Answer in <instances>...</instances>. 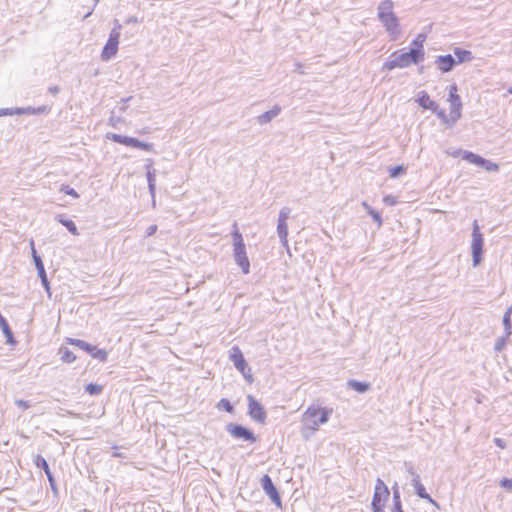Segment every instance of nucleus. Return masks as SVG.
Here are the masks:
<instances>
[{
    "mask_svg": "<svg viewBox=\"0 0 512 512\" xmlns=\"http://www.w3.org/2000/svg\"><path fill=\"white\" fill-rule=\"evenodd\" d=\"M378 19L384 26L391 40H397L401 34L399 20L393 12V2L383 0L378 6Z\"/></svg>",
    "mask_w": 512,
    "mask_h": 512,
    "instance_id": "nucleus-1",
    "label": "nucleus"
},
{
    "mask_svg": "<svg viewBox=\"0 0 512 512\" xmlns=\"http://www.w3.org/2000/svg\"><path fill=\"white\" fill-rule=\"evenodd\" d=\"M333 410L329 408H322L319 406H309L302 416V422L305 428L315 432L319 426L325 424Z\"/></svg>",
    "mask_w": 512,
    "mask_h": 512,
    "instance_id": "nucleus-2",
    "label": "nucleus"
},
{
    "mask_svg": "<svg viewBox=\"0 0 512 512\" xmlns=\"http://www.w3.org/2000/svg\"><path fill=\"white\" fill-rule=\"evenodd\" d=\"M234 231L232 232L233 239V256L235 262L240 266L244 274L249 273L250 262L247 257L245 243L242 234L239 232L237 225L234 224Z\"/></svg>",
    "mask_w": 512,
    "mask_h": 512,
    "instance_id": "nucleus-3",
    "label": "nucleus"
},
{
    "mask_svg": "<svg viewBox=\"0 0 512 512\" xmlns=\"http://www.w3.org/2000/svg\"><path fill=\"white\" fill-rule=\"evenodd\" d=\"M457 91L458 89L455 84L450 86L448 98V101L450 102V114L449 117L446 115V120H441L448 127H452L461 117L462 102Z\"/></svg>",
    "mask_w": 512,
    "mask_h": 512,
    "instance_id": "nucleus-4",
    "label": "nucleus"
},
{
    "mask_svg": "<svg viewBox=\"0 0 512 512\" xmlns=\"http://www.w3.org/2000/svg\"><path fill=\"white\" fill-rule=\"evenodd\" d=\"M416 63V48H411L409 52H395L384 64V68L392 70L394 68H405Z\"/></svg>",
    "mask_w": 512,
    "mask_h": 512,
    "instance_id": "nucleus-5",
    "label": "nucleus"
},
{
    "mask_svg": "<svg viewBox=\"0 0 512 512\" xmlns=\"http://www.w3.org/2000/svg\"><path fill=\"white\" fill-rule=\"evenodd\" d=\"M459 155L462 156L463 160H465L471 164H474L476 166L482 167L486 171H490V172L499 171L498 164H496L490 160H487V159L481 157L480 155H477L471 151L458 150L453 154L454 157H457Z\"/></svg>",
    "mask_w": 512,
    "mask_h": 512,
    "instance_id": "nucleus-6",
    "label": "nucleus"
},
{
    "mask_svg": "<svg viewBox=\"0 0 512 512\" xmlns=\"http://www.w3.org/2000/svg\"><path fill=\"white\" fill-rule=\"evenodd\" d=\"M483 245V235L480 232V228L479 225L477 224V221H474L471 244L472 261L474 267L478 266L482 261Z\"/></svg>",
    "mask_w": 512,
    "mask_h": 512,
    "instance_id": "nucleus-7",
    "label": "nucleus"
},
{
    "mask_svg": "<svg viewBox=\"0 0 512 512\" xmlns=\"http://www.w3.org/2000/svg\"><path fill=\"white\" fill-rule=\"evenodd\" d=\"M389 497V490L381 479H377L375 492L372 500V509L374 512H384V504Z\"/></svg>",
    "mask_w": 512,
    "mask_h": 512,
    "instance_id": "nucleus-8",
    "label": "nucleus"
},
{
    "mask_svg": "<svg viewBox=\"0 0 512 512\" xmlns=\"http://www.w3.org/2000/svg\"><path fill=\"white\" fill-rule=\"evenodd\" d=\"M110 140L125 146L139 148L145 151H153V144L138 140L137 138L111 133L107 136Z\"/></svg>",
    "mask_w": 512,
    "mask_h": 512,
    "instance_id": "nucleus-9",
    "label": "nucleus"
},
{
    "mask_svg": "<svg viewBox=\"0 0 512 512\" xmlns=\"http://www.w3.org/2000/svg\"><path fill=\"white\" fill-rule=\"evenodd\" d=\"M230 360L233 362L235 368L250 382L252 381L251 369L248 367L244 356L239 347L234 346L230 351Z\"/></svg>",
    "mask_w": 512,
    "mask_h": 512,
    "instance_id": "nucleus-10",
    "label": "nucleus"
},
{
    "mask_svg": "<svg viewBox=\"0 0 512 512\" xmlns=\"http://www.w3.org/2000/svg\"><path fill=\"white\" fill-rule=\"evenodd\" d=\"M418 106L435 113L441 120H446V113L443 109H439L438 104L433 101L425 91L418 93Z\"/></svg>",
    "mask_w": 512,
    "mask_h": 512,
    "instance_id": "nucleus-11",
    "label": "nucleus"
},
{
    "mask_svg": "<svg viewBox=\"0 0 512 512\" xmlns=\"http://www.w3.org/2000/svg\"><path fill=\"white\" fill-rule=\"evenodd\" d=\"M30 246H31V251H32V257H33V260H34V263H35V266H36V269L38 272V276L40 277L42 285L44 286L45 290L47 291L48 296L51 297L49 281L47 279L44 265L41 260V257L38 256L36 253V250L34 248V241L32 239L30 240Z\"/></svg>",
    "mask_w": 512,
    "mask_h": 512,
    "instance_id": "nucleus-12",
    "label": "nucleus"
},
{
    "mask_svg": "<svg viewBox=\"0 0 512 512\" xmlns=\"http://www.w3.org/2000/svg\"><path fill=\"white\" fill-rule=\"evenodd\" d=\"M119 41L120 38L116 37L115 34H109L108 40L101 51L100 57L102 61L107 62L116 56L118 52Z\"/></svg>",
    "mask_w": 512,
    "mask_h": 512,
    "instance_id": "nucleus-13",
    "label": "nucleus"
},
{
    "mask_svg": "<svg viewBox=\"0 0 512 512\" xmlns=\"http://www.w3.org/2000/svg\"><path fill=\"white\" fill-rule=\"evenodd\" d=\"M248 400V413L252 419L259 423H264L266 420V413L262 405L252 396H247Z\"/></svg>",
    "mask_w": 512,
    "mask_h": 512,
    "instance_id": "nucleus-14",
    "label": "nucleus"
},
{
    "mask_svg": "<svg viewBox=\"0 0 512 512\" xmlns=\"http://www.w3.org/2000/svg\"><path fill=\"white\" fill-rule=\"evenodd\" d=\"M226 430L234 438L243 439L245 441H250V442H254L256 440L254 434L249 429H247L241 425L230 423L226 426Z\"/></svg>",
    "mask_w": 512,
    "mask_h": 512,
    "instance_id": "nucleus-15",
    "label": "nucleus"
},
{
    "mask_svg": "<svg viewBox=\"0 0 512 512\" xmlns=\"http://www.w3.org/2000/svg\"><path fill=\"white\" fill-rule=\"evenodd\" d=\"M261 486L272 502L280 507L281 498L269 475L266 474L261 478Z\"/></svg>",
    "mask_w": 512,
    "mask_h": 512,
    "instance_id": "nucleus-16",
    "label": "nucleus"
},
{
    "mask_svg": "<svg viewBox=\"0 0 512 512\" xmlns=\"http://www.w3.org/2000/svg\"><path fill=\"white\" fill-rule=\"evenodd\" d=\"M435 64L441 72L447 73L454 68L457 62L452 55L447 54L438 56L435 60Z\"/></svg>",
    "mask_w": 512,
    "mask_h": 512,
    "instance_id": "nucleus-17",
    "label": "nucleus"
},
{
    "mask_svg": "<svg viewBox=\"0 0 512 512\" xmlns=\"http://www.w3.org/2000/svg\"><path fill=\"white\" fill-rule=\"evenodd\" d=\"M282 108L279 105L273 106L272 109L262 113L257 117V122L260 125L269 123L272 119L277 117L281 113Z\"/></svg>",
    "mask_w": 512,
    "mask_h": 512,
    "instance_id": "nucleus-18",
    "label": "nucleus"
},
{
    "mask_svg": "<svg viewBox=\"0 0 512 512\" xmlns=\"http://www.w3.org/2000/svg\"><path fill=\"white\" fill-rule=\"evenodd\" d=\"M277 234H278V237L280 238L281 244L284 247L288 248V240H287L288 226H287V222L278 221V224H277Z\"/></svg>",
    "mask_w": 512,
    "mask_h": 512,
    "instance_id": "nucleus-19",
    "label": "nucleus"
},
{
    "mask_svg": "<svg viewBox=\"0 0 512 512\" xmlns=\"http://www.w3.org/2000/svg\"><path fill=\"white\" fill-rule=\"evenodd\" d=\"M34 464L37 467L42 468L45 471V474L47 475L48 480L50 481V483H52L53 477H52L51 471L49 469V465H48L47 461L45 460V458H43L41 455H36L34 457Z\"/></svg>",
    "mask_w": 512,
    "mask_h": 512,
    "instance_id": "nucleus-20",
    "label": "nucleus"
},
{
    "mask_svg": "<svg viewBox=\"0 0 512 512\" xmlns=\"http://www.w3.org/2000/svg\"><path fill=\"white\" fill-rule=\"evenodd\" d=\"M454 54L457 57V63L469 62L473 59L472 53L469 50H463L460 48L454 49Z\"/></svg>",
    "mask_w": 512,
    "mask_h": 512,
    "instance_id": "nucleus-21",
    "label": "nucleus"
},
{
    "mask_svg": "<svg viewBox=\"0 0 512 512\" xmlns=\"http://www.w3.org/2000/svg\"><path fill=\"white\" fill-rule=\"evenodd\" d=\"M511 315H512V305L505 311V313L503 315V319H502L506 337H509L512 333V331H511V328H512Z\"/></svg>",
    "mask_w": 512,
    "mask_h": 512,
    "instance_id": "nucleus-22",
    "label": "nucleus"
},
{
    "mask_svg": "<svg viewBox=\"0 0 512 512\" xmlns=\"http://www.w3.org/2000/svg\"><path fill=\"white\" fill-rule=\"evenodd\" d=\"M67 342L71 345H74V346L80 348L81 350L86 351L87 353H90V351L93 347V345H91L83 340H80V339L68 338Z\"/></svg>",
    "mask_w": 512,
    "mask_h": 512,
    "instance_id": "nucleus-23",
    "label": "nucleus"
},
{
    "mask_svg": "<svg viewBox=\"0 0 512 512\" xmlns=\"http://www.w3.org/2000/svg\"><path fill=\"white\" fill-rule=\"evenodd\" d=\"M93 358L98 359L102 362H105L107 360V352L103 349H99L96 346H93L90 353Z\"/></svg>",
    "mask_w": 512,
    "mask_h": 512,
    "instance_id": "nucleus-24",
    "label": "nucleus"
},
{
    "mask_svg": "<svg viewBox=\"0 0 512 512\" xmlns=\"http://www.w3.org/2000/svg\"><path fill=\"white\" fill-rule=\"evenodd\" d=\"M348 385L350 388H352L353 390L359 392V393H363V392H366L368 389H369V385L366 384V383H363V382H359V381H356V380H350L348 382Z\"/></svg>",
    "mask_w": 512,
    "mask_h": 512,
    "instance_id": "nucleus-25",
    "label": "nucleus"
},
{
    "mask_svg": "<svg viewBox=\"0 0 512 512\" xmlns=\"http://www.w3.org/2000/svg\"><path fill=\"white\" fill-rule=\"evenodd\" d=\"M362 206L365 208L368 214L374 219L378 226H381L382 219L380 214L377 211H375L371 206H369L366 202H363Z\"/></svg>",
    "mask_w": 512,
    "mask_h": 512,
    "instance_id": "nucleus-26",
    "label": "nucleus"
},
{
    "mask_svg": "<svg viewBox=\"0 0 512 512\" xmlns=\"http://www.w3.org/2000/svg\"><path fill=\"white\" fill-rule=\"evenodd\" d=\"M60 354H61V360L66 363H71V362L75 361V359H76V356L74 355V353L67 348H61Z\"/></svg>",
    "mask_w": 512,
    "mask_h": 512,
    "instance_id": "nucleus-27",
    "label": "nucleus"
},
{
    "mask_svg": "<svg viewBox=\"0 0 512 512\" xmlns=\"http://www.w3.org/2000/svg\"><path fill=\"white\" fill-rule=\"evenodd\" d=\"M418 497L422 499H426L428 502H430L433 506L438 508V505L434 500L431 499L429 494L426 492L425 487L418 482Z\"/></svg>",
    "mask_w": 512,
    "mask_h": 512,
    "instance_id": "nucleus-28",
    "label": "nucleus"
},
{
    "mask_svg": "<svg viewBox=\"0 0 512 512\" xmlns=\"http://www.w3.org/2000/svg\"><path fill=\"white\" fill-rule=\"evenodd\" d=\"M153 161L151 159L147 160L146 165V178L147 181L156 180V171L152 168Z\"/></svg>",
    "mask_w": 512,
    "mask_h": 512,
    "instance_id": "nucleus-29",
    "label": "nucleus"
},
{
    "mask_svg": "<svg viewBox=\"0 0 512 512\" xmlns=\"http://www.w3.org/2000/svg\"><path fill=\"white\" fill-rule=\"evenodd\" d=\"M86 392H88L90 395H99L103 387L101 385L90 383L85 388Z\"/></svg>",
    "mask_w": 512,
    "mask_h": 512,
    "instance_id": "nucleus-30",
    "label": "nucleus"
},
{
    "mask_svg": "<svg viewBox=\"0 0 512 512\" xmlns=\"http://www.w3.org/2000/svg\"><path fill=\"white\" fill-rule=\"evenodd\" d=\"M62 225L65 226L72 235H79V231L72 220L68 219V221H62Z\"/></svg>",
    "mask_w": 512,
    "mask_h": 512,
    "instance_id": "nucleus-31",
    "label": "nucleus"
},
{
    "mask_svg": "<svg viewBox=\"0 0 512 512\" xmlns=\"http://www.w3.org/2000/svg\"><path fill=\"white\" fill-rule=\"evenodd\" d=\"M148 182V188L149 192L152 198V206H156V200H155V191H156V180L147 181Z\"/></svg>",
    "mask_w": 512,
    "mask_h": 512,
    "instance_id": "nucleus-32",
    "label": "nucleus"
},
{
    "mask_svg": "<svg viewBox=\"0 0 512 512\" xmlns=\"http://www.w3.org/2000/svg\"><path fill=\"white\" fill-rule=\"evenodd\" d=\"M291 213V209L288 207H283L278 215V221L287 222V219L289 218Z\"/></svg>",
    "mask_w": 512,
    "mask_h": 512,
    "instance_id": "nucleus-33",
    "label": "nucleus"
},
{
    "mask_svg": "<svg viewBox=\"0 0 512 512\" xmlns=\"http://www.w3.org/2000/svg\"><path fill=\"white\" fill-rule=\"evenodd\" d=\"M425 38H426L425 35L418 33V62L421 61V59L424 55L422 42L425 41Z\"/></svg>",
    "mask_w": 512,
    "mask_h": 512,
    "instance_id": "nucleus-34",
    "label": "nucleus"
},
{
    "mask_svg": "<svg viewBox=\"0 0 512 512\" xmlns=\"http://www.w3.org/2000/svg\"><path fill=\"white\" fill-rule=\"evenodd\" d=\"M405 171V168L403 165H399V166H396L394 168H391L389 170V173H390V177L391 178H397L398 176H400L403 172Z\"/></svg>",
    "mask_w": 512,
    "mask_h": 512,
    "instance_id": "nucleus-35",
    "label": "nucleus"
},
{
    "mask_svg": "<svg viewBox=\"0 0 512 512\" xmlns=\"http://www.w3.org/2000/svg\"><path fill=\"white\" fill-rule=\"evenodd\" d=\"M60 191L69 196H72L73 198H79V194L75 191V189L69 187L68 185H62Z\"/></svg>",
    "mask_w": 512,
    "mask_h": 512,
    "instance_id": "nucleus-36",
    "label": "nucleus"
},
{
    "mask_svg": "<svg viewBox=\"0 0 512 512\" xmlns=\"http://www.w3.org/2000/svg\"><path fill=\"white\" fill-rule=\"evenodd\" d=\"M121 30H122V25L119 23V21L117 19L114 20V26H113L112 30L110 31V35L115 34L116 37L120 38Z\"/></svg>",
    "mask_w": 512,
    "mask_h": 512,
    "instance_id": "nucleus-37",
    "label": "nucleus"
},
{
    "mask_svg": "<svg viewBox=\"0 0 512 512\" xmlns=\"http://www.w3.org/2000/svg\"><path fill=\"white\" fill-rule=\"evenodd\" d=\"M218 407L226 410L227 412H232L233 406L227 399H221L218 403Z\"/></svg>",
    "mask_w": 512,
    "mask_h": 512,
    "instance_id": "nucleus-38",
    "label": "nucleus"
},
{
    "mask_svg": "<svg viewBox=\"0 0 512 512\" xmlns=\"http://www.w3.org/2000/svg\"><path fill=\"white\" fill-rule=\"evenodd\" d=\"M17 115H34V108L33 107H25V108H15V111Z\"/></svg>",
    "mask_w": 512,
    "mask_h": 512,
    "instance_id": "nucleus-39",
    "label": "nucleus"
},
{
    "mask_svg": "<svg viewBox=\"0 0 512 512\" xmlns=\"http://www.w3.org/2000/svg\"><path fill=\"white\" fill-rule=\"evenodd\" d=\"M49 112H50V107L46 106V105L34 108V115L48 114Z\"/></svg>",
    "mask_w": 512,
    "mask_h": 512,
    "instance_id": "nucleus-40",
    "label": "nucleus"
},
{
    "mask_svg": "<svg viewBox=\"0 0 512 512\" xmlns=\"http://www.w3.org/2000/svg\"><path fill=\"white\" fill-rule=\"evenodd\" d=\"M501 487H503L506 490L512 491V479L503 478L500 481Z\"/></svg>",
    "mask_w": 512,
    "mask_h": 512,
    "instance_id": "nucleus-41",
    "label": "nucleus"
},
{
    "mask_svg": "<svg viewBox=\"0 0 512 512\" xmlns=\"http://www.w3.org/2000/svg\"><path fill=\"white\" fill-rule=\"evenodd\" d=\"M383 202L386 204V205H390V206H393L395 204H397V199L395 196L393 195H387L383 198Z\"/></svg>",
    "mask_w": 512,
    "mask_h": 512,
    "instance_id": "nucleus-42",
    "label": "nucleus"
},
{
    "mask_svg": "<svg viewBox=\"0 0 512 512\" xmlns=\"http://www.w3.org/2000/svg\"><path fill=\"white\" fill-rule=\"evenodd\" d=\"M394 500H395V511L394 512H403L400 507V497L398 491L394 492Z\"/></svg>",
    "mask_w": 512,
    "mask_h": 512,
    "instance_id": "nucleus-43",
    "label": "nucleus"
},
{
    "mask_svg": "<svg viewBox=\"0 0 512 512\" xmlns=\"http://www.w3.org/2000/svg\"><path fill=\"white\" fill-rule=\"evenodd\" d=\"M15 111V108L12 109V108H2L0 109V117L1 116H6V115H17Z\"/></svg>",
    "mask_w": 512,
    "mask_h": 512,
    "instance_id": "nucleus-44",
    "label": "nucleus"
},
{
    "mask_svg": "<svg viewBox=\"0 0 512 512\" xmlns=\"http://www.w3.org/2000/svg\"><path fill=\"white\" fill-rule=\"evenodd\" d=\"M121 122V118L120 117H117L114 115V112L112 113L111 117H110V124L113 126V127H117L118 123Z\"/></svg>",
    "mask_w": 512,
    "mask_h": 512,
    "instance_id": "nucleus-45",
    "label": "nucleus"
},
{
    "mask_svg": "<svg viewBox=\"0 0 512 512\" xmlns=\"http://www.w3.org/2000/svg\"><path fill=\"white\" fill-rule=\"evenodd\" d=\"M130 98L128 99H122L121 102L119 103L118 105V109L121 113L125 112L126 109H127V101L129 100Z\"/></svg>",
    "mask_w": 512,
    "mask_h": 512,
    "instance_id": "nucleus-46",
    "label": "nucleus"
},
{
    "mask_svg": "<svg viewBox=\"0 0 512 512\" xmlns=\"http://www.w3.org/2000/svg\"><path fill=\"white\" fill-rule=\"evenodd\" d=\"M15 404L23 409H28L30 407V403L24 400H16Z\"/></svg>",
    "mask_w": 512,
    "mask_h": 512,
    "instance_id": "nucleus-47",
    "label": "nucleus"
},
{
    "mask_svg": "<svg viewBox=\"0 0 512 512\" xmlns=\"http://www.w3.org/2000/svg\"><path fill=\"white\" fill-rule=\"evenodd\" d=\"M494 443L497 447L504 449L506 447V442L501 438H494Z\"/></svg>",
    "mask_w": 512,
    "mask_h": 512,
    "instance_id": "nucleus-48",
    "label": "nucleus"
},
{
    "mask_svg": "<svg viewBox=\"0 0 512 512\" xmlns=\"http://www.w3.org/2000/svg\"><path fill=\"white\" fill-rule=\"evenodd\" d=\"M506 338H507L506 336H505V337H502V338H500V339L496 342V344H495V349H496V350L500 351V350L502 349V347H503V346H504V344H505V339H506Z\"/></svg>",
    "mask_w": 512,
    "mask_h": 512,
    "instance_id": "nucleus-49",
    "label": "nucleus"
},
{
    "mask_svg": "<svg viewBox=\"0 0 512 512\" xmlns=\"http://www.w3.org/2000/svg\"><path fill=\"white\" fill-rule=\"evenodd\" d=\"M156 231H157V226L150 225L146 230V234H147V236H152Z\"/></svg>",
    "mask_w": 512,
    "mask_h": 512,
    "instance_id": "nucleus-50",
    "label": "nucleus"
},
{
    "mask_svg": "<svg viewBox=\"0 0 512 512\" xmlns=\"http://www.w3.org/2000/svg\"><path fill=\"white\" fill-rule=\"evenodd\" d=\"M139 19L136 16H130L125 20L126 24L138 23Z\"/></svg>",
    "mask_w": 512,
    "mask_h": 512,
    "instance_id": "nucleus-51",
    "label": "nucleus"
},
{
    "mask_svg": "<svg viewBox=\"0 0 512 512\" xmlns=\"http://www.w3.org/2000/svg\"><path fill=\"white\" fill-rule=\"evenodd\" d=\"M49 92L55 95L59 92V87L58 86L50 87Z\"/></svg>",
    "mask_w": 512,
    "mask_h": 512,
    "instance_id": "nucleus-52",
    "label": "nucleus"
},
{
    "mask_svg": "<svg viewBox=\"0 0 512 512\" xmlns=\"http://www.w3.org/2000/svg\"><path fill=\"white\" fill-rule=\"evenodd\" d=\"M56 219L58 222L62 224V221H68V219H65L62 215H57Z\"/></svg>",
    "mask_w": 512,
    "mask_h": 512,
    "instance_id": "nucleus-53",
    "label": "nucleus"
},
{
    "mask_svg": "<svg viewBox=\"0 0 512 512\" xmlns=\"http://www.w3.org/2000/svg\"><path fill=\"white\" fill-rule=\"evenodd\" d=\"M93 8L90 11H86L85 18L89 17L92 14Z\"/></svg>",
    "mask_w": 512,
    "mask_h": 512,
    "instance_id": "nucleus-54",
    "label": "nucleus"
},
{
    "mask_svg": "<svg viewBox=\"0 0 512 512\" xmlns=\"http://www.w3.org/2000/svg\"><path fill=\"white\" fill-rule=\"evenodd\" d=\"M94 1V5H93V8L99 3L100 0H93Z\"/></svg>",
    "mask_w": 512,
    "mask_h": 512,
    "instance_id": "nucleus-55",
    "label": "nucleus"
},
{
    "mask_svg": "<svg viewBox=\"0 0 512 512\" xmlns=\"http://www.w3.org/2000/svg\"><path fill=\"white\" fill-rule=\"evenodd\" d=\"M412 485L416 487V479H412Z\"/></svg>",
    "mask_w": 512,
    "mask_h": 512,
    "instance_id": "nucleus-56",
    "label": "nucleus"
},
{
    "mask_svg": "<svg viewBox=\"0 0 512 512\" xmlns=\"http://www.w3.org/2000/svg\"><path fill=\"white\" fill-rule=\"evenodd\" d=\"M509 92L512 93V89H510Z\"/></svg>",
    "mask_w": 512,
    "mask_h": 512,
    "instance_id": "nucleus-57",
    "label": "nucleus"
}]
</instances>
